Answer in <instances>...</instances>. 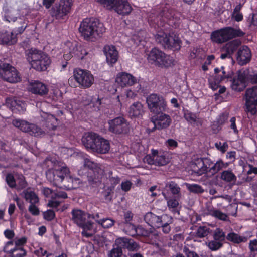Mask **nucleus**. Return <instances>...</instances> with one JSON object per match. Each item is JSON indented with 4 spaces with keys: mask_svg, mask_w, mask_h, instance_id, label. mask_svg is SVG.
<instances>
[{
    "mask_svg": "<svg viewBox=\"0 0 257 257\" xmlns=\"http://www.w3.org/2000/svg\"><path fill=\"white\" fill-rule=\"evenodd\" d=\"M252 57L250 48L246 45H243L239 48L236 54L237 63L240 66H244L249 63Z\"/></svg>",
    "mask_w": 257,
    "mask_h": 257,
    "instance_id": "obj_17",
    "label": "nucleus"
},
{
    "mask_svg": "<svg viewBox=\"0 0 257 257\" xmlns=\"http://www.w3.org/2000/svg\"><path fill=\"white\" fill-rule=\"evenodd\" d=\"M103 52L106 56L107 62L112 65L118 60V52L113 46H105L103 48Z\"/></svg>",
    "mask_w": 257,
    "mask_h": 257,
    "instance_id": "obj_20",
    "label": "nucleus"
},
{
    "mask_svg": "<svg viewBox=\"0 0 257 257\" xmlns=\"http://www.w3.org/2000/svg\"><path fill=\"white\" fill-rule=\"evenodd\" d=\"M0 76L5 81L15 83L21 81V76L17 69L10 64H0Z\"/></svg>",
    "mask_w": 257,
    "mask_h": 257,
    "instance_id": "obj_8",
    "label": "nucleus"
},
{
    "mask_svg": "<svg viewBox=\"0 0 257 257\" xmlns=\"http://www.w3.org/2000/svg\"><path fill=\"white\" fill-rule=\"evenodd\" d=\"M221 72L220 73V75H217L215 77L217 78V81L221 82L225 79L227 81L229 80L232 78V76H233V73L232 71L228 72L227 73L224 70V67L221 66Z\"/></svg>",
    "mask_w": 257,
    "mask_h": 257,
    "instance_id": "obj_38",
    "label": "nucleus"
},
{
    "mask_svg": "<svg viewBox=\"0 0 257 257\" xmlns=\"http://www.w3.org/2000/svg\"><path fill=\"white\" fill-rule=\"evenodd\" d=\"M183 115L185 119L192 125L194 126H201L203 121L202 118L199 117V115L186 109L183 111Z\"/></svg>",
    "mask_w": 257,
    "mask_h": 257,
    "instance_id": "obj_19",
    "label": "nucleus"
},
{
    "mask_svg": "<svg viewBox=\"0 0 257 257\" xmlns=\"http://www.w3.org/2000/svg\"><path fill=\"white\" fill-rule=\"evenodd\" d=\"M180 12L166 6L162 9V23H167L169 25L176 28L180 24Z\"/></svg>",
    "mask_w": 257,
    "mask_h": 257,
    "instance_id": "obj_9",
    "label": "nucleus"
},
{
    "mask_svg": "<svg viewBox=\"0 0 257 257\" xmlns=\"http://www.w3.org/2000/svg\"><path fill=\"white\" fill-rule=\"evenodd\" d=\"M256 16V13H252L249 14L248 19V22L249 24V27L251 26H257V19H255V17Z\"/></svg>",
    "mask_w": 257,
    "mask_h": 257,
    "instance_id": "obj_62",
    "label": "nucleus"
},
{
    "mask_svg": "<svg viewBox=\"0 0 257 257\" xmlns=\"http://www.w3.org/2000/svg\"><path fill=\"white\" fill-rule=\"evenodd\" d=\"M88 54L87 51L82 47L79 46L77 48V50L75 52V56L80 59H83L84 56Z\"/></svg>",
    "mask_w": 257,
    "mask_h": 257,
    "instance_id": "obj_55",
    "label": "nucleus"
},
{
    "mask_svg": "<svg viewBox=\"0 0 257 257\" xmlns=\"http://www.w3.org/2000/svg\"><path fill=\"white\" fill-rule=\"evenodd\" d=\"M168 206L169 209L174 213L179 214V211L177 209L179 205L178 201L175 199H170L167 201Z\"/></svg>",
    "mask_w": 257,
    "mask_h": 257,
    "instance_id": "obj_42",
    "label": "nucleus"
},
{
    "mask_svg": "<svg viewBox=\"0 0 257 257\" xmlns=\"http://www.w3.org/2000/svg\"><path fill=\"white\" fill-rule=\"evenodd\" d=\"M17 38L16 35L13 32H0V44L14 45L16 43Z\"/></svg>",
    "mask_w": 257,
    "mask_h": 257,
    "instance_id": "obj_23",
    "label": "nucleus"
},
{
    "mask_svg": "<svg viewBox=\"0 0 257 257\" xmlns=\"http://www.w3.org/2000/svg\"><path fill=\"white\" fill-rule=\"evenodd\" d=\"M27 59L32 67L38 71L46 70L51 63L47 54L35 48H31L28 50Z\"/></svg>",
    "mask_w": 257,
    "mask_h": 257,
    "instance_id": "obj_5",
    "label": "nucleus"
},
{
    "mask_svg": "<svg viewBox=\"0 0 257 257\" xmlns=\"http://www.w3.org/2000/svg\"><path fill=\"white\" fill-rule=\"evenodd\" d=\"M215 146L218 150L220 151L222 153H225L228 147L227 142L222 143L221 142H216L215 144Z\"/></svg>",
    "mask_w": 257,
    "mask_h": 257,
    "instance_id": "obj_59",
    "label": "nucleus"
},
{
    "mask_svg": "<svg viewBox=\"0 0 257 257\" xmlns=\"http://www.w3.org/2000/svg\"><path fill=\"white\" fill-rule=\"evenodd\" d=\"M175 65V60L170 55H167L162 52V66L169 67Z\"/></svg>",
    "mask_w": 257,
    "mask_h": 257,
    "instance_id": "obj_37",
    "label": "nucleus"
},
{
    "mask_svg": "<svg viewBox=\"0 0 257 257\" xmlns=\"http://www.w3.org/2000/svg\"><path fill=\"white\" fill-rule=\"evenodd\" d=\"M96 222L105 228H108L111 227L113 224L114 221L110 218H102V220H96Z\"/></svg>",
    "mask_w": 257,
    "mask_h": 257,
    "instance_id": "obj_43",
    "label": "nucleus"
},
{
    "mask_svg": "<svg viewBox=\"0 0 257 257\" xmlns=\"http://www.w3.org/2000/svg\"><path fill=\"white\" fill-rule=\"evenodd\" d=\"M188 190L192 193L201 194L204 192V189L199 185L192 184L188 186Z\"/></svg>",
    "mask_w": 257,
    "mask_h": 257,
    "instance_id": "obj_47",
    "label": "nucleus"
},
{
    "mask_svg": "<svg viewBox=\"0 0 257 257\" xmlns=\"http://www.w3.org/2000/svg\"><path fill=\"white\" fill-rule=\"evenodd\" d=\"M84 166L92 170L94 173H97L98 175H102L103 174V170L100 167V165L88 159L84 160Z\"/></svg>",
    "mask_w": 257,
    "mask_h": 257,
    "instance_id": "obj_29",
    "label": "nucleus"
},
{
    "mask_svg": "<svg viewBox=\"0 0 257 257\" xmlns=\"http://www.w3.org/2000/svg\"><path fill=\"white\" fill-rule=\"evenodd\" d=\"M107 8L113 9L118 14L122 15H128L132 10V7L127 0H112Z\"/></svg>",
    "mask_w": 257,
    "mask_h": 257,
    "instance_id": "obj_15",
    "label": "nucleus"
},
{
    "mask_svg": "<svg viewBox=\"0 0 257 257\" xmlns=\"http://www.w3.org/2000/svg\"><path fill=\"white\" fill-rule=\"evenodd\" d=\"M6 181L10 188H14L16 187V181L14 176L12 174L9 173L6 175Z\"/></svg>",
    "mask_w": 257,
    "mask_h": 257,
    "instance_id": "obj_49",
    "label": "nucleus"
},
{
    "mask_svg": "<svg viewBox=\"0 0 257 257\" xmlns=\"http://www.w3.org/2000/svg\"><path fill=\"white\" fill-rule=\"evenodd\" d=\"M14 12V11L12 10H6L4 16L5 20L7 21H8L9 22H14L15 21L16 19L17 18V17L15 16Z\"/></svg>",
    "mask_w": 257,
    "mask_h": 257,
    "instance_id": "obj_50",
    "label": "nucleus"
},
{
    "mask_svg": "<svg viewBox=\"0 0 257 257\" xmlns=\"http://www.w3.org/2000/svg\"><path fill=\"white\" fill-rule=\"evenodd\" d=\"M252 84H257V73L250 75ZM245 110L251 115L257 114V85L247 88L245 93Z\"/></svg>",
    "mask_w": 257,
    "mask_h": 257,
    "instance_id": "obj_6",
    "label": "nucleus"
},
{
    "mask_svg": "<svg viewBox=\"0 0 257 257\" xmlns=\"http://www.w3.org/2000/svg\"><path fill=\"white\" fill-rule=\"evenodd\" d=\"M97 175V177H93L92 176H88V182L89 185L92 186L93 187H96L99 185L100 183V181L99 179V177L100 175H98V174H96Z\"/></svg>",
    "mask_w": 257,
    "mask_h": 257,
    "instance_id": "obj_57",
    "label": "nucleus"
},
{
    "mask_svg": "<svg viewBox=\"0 0 257 257\" xmlns=\"http://www.w3.org/2000/svg\"><path fill=\"white\" fill-rule=\"evenodd\" d=\"M13 23L14 29L13 32L16 35L22 34L27 27V21L22 18H17Z\"/></svg>",
    "mask_w": 257,
    "mask_h": 257,
    "instance_id": "obj_25",
    "label": "nucleus"
},
{
    "mask_svg": "<svg viewBox=\"0 0 257 257\" xmlns=\"http://www.w3.org/2000/svg\"><path fill=\"white\" fill-rule=\"evenodd\" d=\"M245 34L240 28L236 29L226 26L213 31L210 35V39L213 43L222 44L226 43L223 50H227L232 55L239 49L241 42L238 39L231 40L237 37H243Z\"/></svg>",
    "mask_w": 257,
    "mask_h": 257,
    "instance_id": "obj_1",
    "label": "nucleus"
},
{
    "mask_svg": "<svg viewBox=\"0 0 257 257\" xmlns=\"http://www.w3.org/2000/svg\"><path fill=\"white\" fill-rule=\"evenodd\" d=\"M148 59L152 64L159 67L161 61V52L156 48L152 49L148 55Z\"/></svg>",
    "mask_w": 257,
    "mask_h": 257,
    "instance_id": "obj_27",
    "label": "nucleus"
},
{
    "mask_svg": "<svg viewBox=\"0 0 257 257\" xmlns=\"http://www.w3.org/2000/svg\"><path fill=\"white\" fill-rule=\"evenodd\" d=\"M148 109L154 114L152 117L155 128L160 129L161 127V100L159 95L151 94L146 98Z\"/></svg>",
    "mask_w": 257,
    "mask_h": 257,
    "instance_id": "obj_7",
    "label": "nucleus"
},
{
    "mask_svg": "<svg viewBox=\"0 0 257 257\" xmlns=\"http://www.w3.org/2000/svg\"><path fill=\"white\" fill-rule=\"evenodd\" d=\"M114 186L108 187L102 192L103 195L106 200H110L111 199V194L113 193Z\"/></svg>",
    "mask_w": 257,
    "mask_h": 257,
    "instance_id": "obj_60",
    "label": "nucleus"
},
{
    "mask_svg": "<svg viewBox=\"0 0 257 257\" xmlns=\"http://www.w3.org/2000/svg\"><path fill=\"white\" fill-rule=\"evenodd\" d=\"M71 180V183H65V187H67L69 189L71 188H76L79 187L80 184H83L82 181H80V179L77 178L67 177Z\"/></svg>",
    "mask_w": 257,
    "mask_h": 257,
    "instance_id": "obj_40",
    "label": "nucleus"
},
{
    "mask_svg": "<svg viewBox=\"0 0 257 257\" xmlns=\"http://www.w3.org/2000/svg\"><path fill=\"white\" fill-rule=\"evenodd\" d=\"M122 255V249L117 246L113 248L110 252V257H121Z\"/></svg>",
    "mask_w": 257,
    "mask_h": 257,
    "instance_id": "obj_61",
    "label": "nucleus"
},
{
    "mask_svg": "<svg viewBox=\"0 0 257 257\" xmlns=\"http://www.w3.org/2000/svg\"><path fill=\"white\" fill-rule=\"evenodd\" d=\"M152 154L153 155V158H152L151 157L149 156L147 158V162L150 164H155L156 165H158V166H161V162L160 160L157 161V159H155L156 157V155L158 154V151L157 150H152Z\"/></svg>",
    "mask_w": 257,
    "mask_h": 257,
    "instance_id": "obj_56",
    "label": "nucleus"
},
{
    "mask_svg": "<svg viewBox=\"0 0 257 257\" xmlns=\"http://www.w3.org/2000/svg\"><path fill=\"white\" fill-rule=\"evenodd\" d=\"M44 218L48 221L53 220L55 216V212L52 210H48L43 213Z\"/></svg>",
    "mask_w": 257,
    "mask_h": 257,
    "instance_id": "obj_63",
    "label": "nucleus"
},
{
    "mask_svg": "<svg viewBox=\"0 0 257 257\" xmlns=\"http://www.w3.org/2000/svg\"><path fill=\"white\" fill-rule=\"evenodd\" d=\"M168 187L171 193L174 195L178 194L180 191V188L178 185L174 181H171L168 185H166Z\"/></svg>",
    "mask_w": 257,
    "mask_h": 257,
    "instance_id": "obj_48",
    "label": "nucleus"
},
{
    "mask_svg": "<svg viewBox=\"0 0 257 257\" xmlns=\"http://www.w3.org/2000/svg\"><path fill=\"white\" fill-rule=\"evenodd\" d=\"M72 220L78 226L83 224V223L88 218V213L79 209H73L71 212Z\"/></svg>",
    "mask_w": 257,
    "mask_h": 257,
    "instance_id": "obj_22",
    "label": "nucleus"
},
{
    "mask_svg": "<svg viewBox=\"0 0 257 257\" xmlns=\"http://www.w3.org/2000/svg\"><path fill=\"white\" fill-rule=\"evenodd\" d=\"M83 224L79 226L80 227L83 229L81 232L82 235L87 238L92 237L94 234V231H92L93 223L90 221L86 222V220Z\"/></svg>",
    "mask_w": 257,
    "mask_h": 257,
    "instance_id": "obj_28",
    "label": "nucleus"
},
{
    "mask_svg": "<svg viewBox=\"0 0 257 257\" xmlns=\"http://www.w3.org/2000/svg\"><path fill=\"white\" fill-rule=\"evenodd\" d=\"M108 178L109 179L110 183L113 186L118 184L120 181V178L117 176H113L112 171H109L108 173Z\"/></svg>",
    "mask_w": 257,
    "mask_h": 257,
    "instance_id": "obj_58",
    "label": "nucleus"
},
{
    "mask_svg": "<svg viewBox=\"0 0 257 257\" xmlns=\"http://www.w3.org/2000/svg\"><path fill=\"white\" fill-rule=\"evenodd\" d=\"M17 181L18 183L16 186L17 190H20L27 187V183L25 180V177L23 175H20L18 177Z\"/></svg>",
    "mask_w": 257,
    "mask_h": 257,
    "instance_id": "obj_51",
    "label": "nucleus"
},
{
    "mask_svg": "<svg viewBox=\"0 0 257 257\" xmlns=\"http://www.w3.org/2000/svg\"><path fill=\"white\" fill-rule=\"evenodd\" d=\"M23 193L25 199L28 201L31 204H35L39 202L38 197L34 192L24 191Z\"/></svg>",
    "mask_w": 257,
    "mask_h": 257,
    "instance_id": "obj_36",
    "label": "nucleus"
},
{
    "mask_svg": "<svg viewBox=\"0 0 257 257\" xmlns=\"http://www.w3.org/2000/svg\"><path fill=\"white\" fill-rule=\"evenodd\" d=\"M73 5V0H60L51 8L50 14L57 19L62 18L70 12Z\"/></svg>",
    "mask_w": 257,
    "mask_h": 257,
    "instance_id": "obj_13",
    "label": "nucleus"
},
{
    "mask_svg": "<svg viewBox=\"0 0 257 257\" xmlns=\"http://www.w3.org/2000/svg\"><path fill=\"white\" fill-rule=\"evenodd\" d=\"M226 239L235 244H239L247 241V237L240 236L234 232L229 233L226 235Z\"/></svg>",
    "mask_w": 257,
    "mask_h": 257,
    "instance_id": "obj_31",
    "label": "nucleus"
},
{
    "mask_svg": "<svg viewBox=\"0 0 257 257\" xmlns=\"http://www.w3.org/2000/svg\"><path fill=\"white\" fill-rule=\"evenodd\" d=\"M220 178L226 182H231L236 180L235 174L229 170L223 171L221 173Z\"/></svg>",
    "mask_w": 257,
    "mask_h": 257,
    "instance_id": "obj_35",
    "label": "nucleus"
},
{
    "mask_svg": "<svg viewBox=\"0 0 257 257\" xmlns=\"http://www.w3.org/2000/svg\"><path fill=\"white\" fill-rule=\"evenodd\" d=\"M30 89L33 93L40 96L46 95L48 92V88L47 86L39 81H35L32 83Z\"/></svg>",
    "mask_w": 257,
    "mask_h": 257,
    "instance_id": "obj_21",
    "label": "nucleus"
},
{
    "mask_svg": "<svg viewBox=\"0 0 257 257\" xmlns=\"http://www.w3.org/2000/svg\"><path fill=\"white\" fill-rule=\"evenodd\" d=\"M145 221L149 225L156 228L160 227V218L159 216L153 214L151 212H148L145 214L144 217Z\"/></svg>",
    "mask_w": 257,
    "mask_h": 257,
    "instance_id": "obj_26",
    "label": "nucleus"
},
{
    "mask_svg": "<svg viewBox=\"0 0 257 257\" xmlns=\"http://www.w3.org/2000/svg\"><path fill=\"white\" fill-rule=\"evenodd\" d=\"M172 122L171 117L166 114L162 112V129L168 127Z\"/></svg>",
    "mask_w": 257,
    "mask_h": 257,
    "instance_id": "obj_44",
    "label": "nucleus"
},
{
    "mask_svg": "<svg viewBox=\"0 0 257 257\" xmlns=\"http://www.w3.org/2000/svg\"><path fill=\"white\" fill-rule=\"evenodd\" d=\"M82 142L86 149L98 153L105 154L110 149L109 141L94 133L86 134L83 136Z\"/></svg>",
    "mask_w": 257,
    "mask_h": 257,
    "instance_id": "obj_4",
    "label": "nucleus"
},
{
    "mask_svg": "<svg viewBox=\"0 0 257 257\" xmlns=\"http://www.w3.org/2000/svg\"><path fill=\"white\" fill-rule=\"evenodd\" d=\"M239 81L242 82L244 84L247 85V73L245 71L239 70L237 72V77L235 78Z\"/></svg>",
    "mask_w": 257,
    "mask_h": 257,
    "instance_id": "obj_53",
    "label": "nucleus"
},
{
    "mask_svg": "<svg viewBox=\"0 0 257 257\" xmlns=\"http://www.w3.org/2000/svg\"><path fill=\"white\" fill-rule=\"evenodd\" d=\"M103 24L95 18H86L81 22L79 31L85 39L94 41L105 32Z\"/></svg>",
    "mask_w": 257,
    "mask_h": 257,
    "instance_id": "obj_2",
    "label": "nucleus"
},
{
    "mask_svg": "<svg viewBox=\"0 0 257 257\" xmlns=\"http://www.w3.org/2000/svg\"><path fill=\"white\" fill-rule=\"evenodd\" d=\"M229 165V163H225L221 159L213 163L208 158H197L194 160L193 167L194 172L198 176H200L207 172L215 174L219 171L227 168Z\"/></svg>",
    "mask_w": 257,
    "mask_h": 257,
    "instance_id": "obj_3",
    "label": "nucleus"
},
{
    "mask_svg": "<svg viewBox=\"0 0 257 257\" xmlns=\"http://www.w3.org/2000/svg\"><path fill=\"white\" fill-rule=\"evenodd\" d=\"M73 76L79 84L84 88L90 87L94 82L93 75L90 72L85 70H74Z\"/></svg>",
    "mask_w": 257,
    "mask_h": 257,
    "instance_id": "obj_14",
    "label": "nucleus"
},
{
    "mask_svg": "<svg viewBox=\"0 0 257 257\" xmlns=\"http://www.w3.org/2000/svg\"><path fill=\"white\" fill-rule=\"evenodd\" d=\"M213 238L214 239L218 241L223 244L226 239V236L223 230L220 228H217L213 233Z\"/></svg>",
    "mask_w": 257,
    "mask_h": 257,
    "instance_id": "obj_39",
    "label": "nucleus"
},
{
    "mask_svg": "<svg viewBox=\"0 0 257 257\" xmlns=\"http://www.w3.org/2000/svg\"><path fill=\"white\" fill-rule=\"evenodd\" d=\"M232 82L231 87L232 90L236 92H241L246 87L247 85L232 76V78L230 80Z\"/></svg>",
    "mask_w": 257,
    "mask_h": 257,
    "instance_id": "obj_34",
    "label": "nucleus"
},
{
    "mask_svg": "<svg viewBox=\"0 0 257 257\" xmlns=\"http://www.w3.org/2000/svg\"><path fill=\"white\" fill-rule=\"evenodd\" d=\"M69 173V170L66 167H55L46 172V177L50 182H53L56 186H58L62 183Z\"/></svg>",
    "mask_w": 257,
    "mask_h": 257,
    "instance_id": "obj_12",
    "label": "nucleus"
},
{
    "mask_svg": "<svg viewBox=\"0 0 257 257\" xmlns=\"http://www.w3.org/2000/svg\"><path fill=\"white\" fill-rule=\"evenodd\" d=\"M223 244L213 239L208 242V246L212 251L217 250L223 246Z\"/></svg>",
    "mask_w": 257,
    "mask_h": 257,
    "instance_id": "obj_45",
    "label": "nucleus"
},
{
    "mask_svg": "<svg viewBox=\"0 0 257 257\" xmlns=\"http://www.w3.org/2000/svg\"><path fill=\"white\" fill-rule=\"evenodd\" d=\"M228 118V114L227 113H222L220 114L216 118L213 124V130L216 128L218 131L221 128V127L225 124Z\"/></svg>",
    "mask_w": 257,
    "mask_h": 257,
    "instance_id": "obj_32",
    "label": "nucleus"
},
{
    "mask_svg": "<svg viewBox=\"0 0 257 257\" xmlns=\"http://www.w3.org/2000/svg\"><path fill=\"white\" fill-rule=\"evenodd\" d=\"M17 100L14 98H8L6 100V105L7 107L13 109L15 107H17Z\"/></svg>",
    "mask_w": 257,
    "mask_h": 257,
    "instance_id": "obj_64",
    "label": "nucleus"
},
{
    "mask_svg": "<svg viewBox=\"0 0 257 257\" xmlns=\"http://www.w3.org/2000/svg\"><path fill=\"white\" fill-rule=\"evenodd\" d=\"M26 255V251L23 248H16L9 255V257H24Z\"/></svg>",
    "mask_w": 257,
    "mask_h": 257,
    "instance_id": "obj_46",
    "label": "nucleus"
},
{
    "mask_svg": "<svg viewBox=\"0 0 257 257\" xmlns=\"http://www.w3.org/2000/svg\"><path fill=\"white\" fill-rule=\"evenodd\" d=\"M210 231L211 229L208 227L200 226L196 231L193 233V235L196 237L202 238L206 237L210 233Z\"/></svg>",
    "mask_w": 257,
    "mask_h": 257,
    "instance_id": "obj_33",
    "label": "nucleus"
},
{
    "mask_svg": "<svg viewBox=\"0 0 257 257\" xmlns=\"http://www.w3.org/2000/svg\"><path fill=\"white\" fill-rule=\"evenodd\" d=\"M116 82L120 86H131L137 82V79L132 74L126 72L118 73L115 79Z\"/></svg>",
    "mask_w": 257,
    "mask_h": 257,
    "instance_id": "obj_18",
    "label": "nucleus"
},
{
    "mask_svg": "<svg viewBox=\"0 0 257 257\" xmlns=\"http://www.w3.org/2000/svg\"><path fill=\"white\" fill-rule=\"evenodd\" d=\"M210 213L212 216L220 220L226 221L228 218V216L226 214L217 209L210 210Z\"/></svg>",
    "mask_w": 257,
    "mask_h": 257,
    "instance_id": "obj_41",
    "label": "nucleus"
},
{
    "mask_svg": "<svg viewBox=\"0 0 257 257\" xmlns=\"http://www.w3.org/2000/svg\"><path fill=\"white\" fill-rule=\"evenodd\" d=\"M12 124L24 132L31 135L40 137L45 134V132L35 124L30 123L24 120L15 119L12 120Z\"/></svg>",
    "mask_w": 257,
    "mask_h": 257,
    "instance_id": "obj_10",
    "label": "nucleus"
},
{
    "mask_svg": "<svg viewBox=\"0 0 257 257\" xmlns=\"http://www.w3.org/2000/svg\"><path fill=\"white\" fill-rule=\"evenodd\" d=\"M129 238L125 237L118 238L115 240V245L121 249L122 247L126 248L127 245V243Z\"/></svg>",
    "mask_w": 257,
    "mask_h": 257,
    "instance_id": "obj_54",
    "label": "nucleus"
},
{
    "mask_svg": "<svg viewBox=\"0 0 257 257\" xmlns=\"http://www.w3.org/2000/svg\"><path fill=\"white\" fill-rule=\"evenodd\" d=\"M129 115L131 117H139L144 113L143 105L140 102L133 103L129 108Z\"/></svg>",
    "mask_w": 257,
    "mask_h": 257,
    "instance_id": "obj_24",
    "label": "nucleus"
},
{
    "mask_svg": "<svg viewBox=\"0 0 257 257\" xmlns=\"http://www.w3.org/2000/svg\"><path fill=\"white\" fill-rule=\"evenodd\" d=\"M16 248L14 241H10L6 244L3 251L9 255Z\"/></svg>",
    "mask_w": 257,
    "mask_h": 257,
    "instance_id": "obj_52",
    "label": "nucleus"
},
{
    "mask_svg": "<svg viewBox=\"0 0 257 257\" xmlns=\"http://www.w3.org/2000/svg\"><path fill=\"white\" fill-rule=\"evenodd\" d=\"M108 131L115 135L125 134L130 131L129 124L122 117H117L108 121Z\"/></svg>",
    "mask_w": 257,
    "mask_h": 257,
    "instance_id": "obj_11",
    "label": "nucleus"
},
{
    "mask_svg": "<svg viewBox=\"0 0 257 257\" xmlns=\"http://www.w3.org/2000/svg\"><path fill=\"white\" fill-rule=\"evenodd\" d=\"M121 227H123V231L128 235L135 236L139 231L142 229L141 227L136 228V227L131 223H121L119 224Z\"/></svg>",
    "mask_w": 257,
    "mask_h": 257,
    "instance_id": "obj_30",
    "label": "nucleus"
},
{
    "mask_svg": "<svg viewBox=\"0 0 257 257\" xmlns=\"http://www.w3.org/2000/svg\"><path fill=\"white\" fill-rule=\"evenodd\" d=\"M162 38H163L164 47L174 51H179L181 47L182 42L176 35H167L162 32Z\"/></svg>",
    "mask_w": 257,
    "mask_h": 257,
    "instance_id": "obj_16",
    "label": "nucleus"
}]
</instances>
